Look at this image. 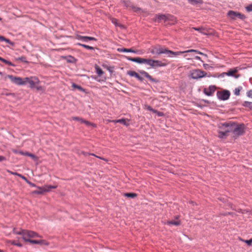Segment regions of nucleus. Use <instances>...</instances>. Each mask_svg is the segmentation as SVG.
<instances>
[{"mask_svg":"<svg viewBox=\"0 0 252 252\" xmlns=\"http://www.w3.org/2000/svg\"><path fill=\"white\" fill-rule=\"evenodd\" d=\"M151 53L154 54L159 55L161 54H166L169 57H172L173 56L181 55V52H174L170 50L163 48H154Z\"/></svg>","mask_w":252,"mask_h":252,"instance_id":"obj_3","label":"nucleus"},{"mask_svg":"<svg viewBox=\"0 0 252 252\" xmlns=\"http://www.w3.org/2000/svg\"><path fill=\"white\" fill-rule=\"evenodd\" d=\"M95 69L96 73L99 76H101L103 73V72L102 70L101 69V68L97 65H95Z\"/></svg>","mask_w":252,"mask_h":252,"instance_id":"obj_23","label":"nucleus"},{"mask_svg":"<svg viewBox=\"0 0 252 252\" xmlns=\"http://www.w3.org/2000/svg\"><path fill=\"white\" fill-rule=\"evenodd\" d=\"M126 52L136 53V51L132 50V49H126Z\"/></svg>","mask_w":252,"mask_h":252,"instance_id":"obj_53","label":"nucleus"},{"mask_svg":"<svg viewBox=\"0 0 252 252\" xmlns=\"http://www.w3.org/2000/svg\"><path fill=\"white\" fill-rule=\"evenodd\" d=\"M127 74L131 77H134L136 78L138 80L140 81H142L143 80V78L140 76L139 74L134 71H127Z\"/></svg>","mask_w":252,"mask_h":252,"instance_id":"obj_14","label":"nucleus"},{"mask_svg":"<svg viewBox=\"0 0 252 252\" xmlns=\"http://www.w3.org/2000/svg\"><path fill=\"white\" fill-rule=\"evenodd\" d=\"M243 105L245 107H248L252 109V102L245 101Z\"/></svg>","mask_w":252,"mask_h":252,"instance_id":"obj_30","label":"nucleus"},{"mask_svg":"<svg viewBox=\"0 0 252 252\" xmlns=\"http://www.w3.org/2000/svg\"><path fill=\"white\" fill-rule=\"evenodd\" d=\"M203 65L205 69H209L211 67L209 64L206 63H204Z\"/></svg>","mask_w":252,"mask_h":252,"instance_id":"obj_49","label":"nucleus"},{"mask_svg":"<svg viewBox=\"0 0 252 252\" xmlns=\"http://www.w3.org/2000/svg\"><path fill=\"white\" fill-rule=\"evenodd\" d=\"M111 22L117 27H119L121 28H124V26L116 19H111Z\"/></svg>","mask_w":252,"mask_h":252,"instance_id":"obj_22","label":"nucleus"},{"mask_svg":"<svg viewBox=\"0 0 252 252\" xmlns=\"http://www.w3.org/2000/svg\"><path fill=\"white\" fill-rule=\"evenodd\" d=\"M8 78L12 83L17 85H25V78H22L19 77H16L12 75H7L5 77V79Z\"/></svg>","mask_w":252,"mask_h":252,"instance_id":"obj_5","label":"nucleus"},{"mask_svg":"<svg viewBox=\"0 0 252 252\" xmlns=\"http://www.w3.org/2000/svg\"><path fill=\"white\" fill-rule=\"evenodd\" d=\"M144 108L147 110L152 111L153 113L157 112V111L156 110L153 109L150 106L148 105H145L144 106Z\"/></svg>","mask_w":252,"mask_h":252,"instance_id":"obj_26","label":"nucleus"},{"mask_svg":"<svg viewBox=\"0 0 252 252\" xmlns=\"http://www.w3.org/2000/svg\"><path fill=\"white\" fill-rule=\"evenodd\" d=\"M215 91V88L213 86H211L209 87V89H204V92L207 95L211 96Z\"/></svg>","mask_w":252,"mask_h":252,"instance_id":"obj_15","label":"nucleus"},{"mask_svg":"<svg viewBox=\"0 0 252 252\" xmlns=\"http://www.w3.org/2000/svg\"><path fill=\"white\" fill-rule=\"evenodd\" d=\"M0 75H2V72L0 71Z\"/></svg>","mask_w":252,"mask_h":252,"instance_id":"obj_61","label":"nucleus"},{"mask_svg":"<svg viewBox=\"0 0 252 252\" xmlns=\"http://www.w3.org/2000/svg\"><path fill=\"white\" fill-rule=\"evenodd\" d=\"M23 230H24V229H20V230L17 231L15 228H14L13 229V232L15 234L21 235L22 236V234H23L22 232H23Z\"/></svg>","mask_w":252,"mask_h":252,"instance_id":"obj_29","label":"nucleus"},{"mask_svg":"<svg viewBox=\"0 0 252 252\" xmlns=\"http://www.w3.org/2000/svg\"><path fill=\"white\" fill-rule=\"evenodd\" d=\"M118 51L120 52H126V48H118Z\"/></svg>","mask_w":252,"mask_h":252,"instance_id":"obj_52","label":"nucleus"},{"mask_svg":"<svg viewBox=\"0 0 252 252\" xmlns=\"http://www.w3.org/2000/svg\"><path fill=\"white\" fill-rule=\"evenodd\" d=\"M247 95L248 97L252 98V90L249 91L247 93Z\"/></svg>","mask_w":252,"mask_h":252,"instance_id":"obj_48","label":"nucleus"},{"mask_svg":"<svg viewBox=\"0 0 252 252\" xmlns=\"http://www.w3.org/2000/svg\"><path fill=\"white\" fill-rule=\"evenodd\" d=\"M71 119L74 121H77L81 123H83V119L78 117H72Z\"/></svg>","mask_w":252,"mask_h":252,"instance_id":"obj_33","label":"nucleus"},{"mask_svg":"<svg viewBox=\"0 0 252 252\" xmlns=\"http://www.w3.org/2000/svg\"><path fill=\"white\" fill-rule=\"evenodd\" d=\"M195 59H196V60H199V61H202V60H201V58H200V57H199V56H195Z\"/></svg>","mask_w":252,"mask_h":252,"instance_id":"obj_57","label":"nucleus"},{"mask_svg":"<svg viewBox=\"0 0 252 252\" xmlns=\"http://www.w3.org/2000/svg\"><path fill=\"white\" fill-rule=\"evenodd\" d=\"M190 0H188L189 2V1H190Z\"/></svg>","mask_w":252,"mask_h":252,"instance_id":"obj_64","label":"nucleus"},{"mask_svg":"<svg viewBox=\"0 0 252 252\" xmlns=\"http://www.w3.org/2000/svg\"><path fill=\"white\" fill-rule=\"evenodd\" d=\"M72 87L74 89H77L81 92L85 91V90L83 88H82L80 86L77 85L75 84V83L72 84Z\"/></svg>","mask_w":252,"mask_h":252,"instance_id":"obj_25","label":"nucleus"},{"mask_svg":"<svg viewBox=\"0 0 252 252\" xmlns=\"http://www.w3.org/2000/svg\"><path fill=\"white\" fill-rule=\"evenodd\" d=\"M11 244L17 246L18 247H21L22 246V245L21 243H16L14 241H12L11 242Z\"/></svg>","mask_w":252,"mask_h":252,"instance_id":"obj_44","label":"nucleus"},{"mask_svg":"<svg viewBox=\"0 0 252 252\" xmlns=\"http://www.w3.org/2000/svg\"><path fill=\"white\" fill-rule=\"evenodd\" d=\"M179 52H181V54H182L183 53H185L195 52L198 54L206 56V55L204 54V53H203L198 50H194V49H190V50H187V51H179Z\"/></svg>","mask_w":252,"mask_h":252,"instance_id":"obj_17","label":"nucleus"},{"mask_svg":"<svg viewBox=\"0 0 252 252\" xmlns=\"http://www.w3.org/2000/svg\"><path fill=\"white\" fill-rule=\"evenodd\" d=\"M0 252H2V251L0 250Z\"/></svg>","mask_w":252,"mask_h":252,"instance_id":"obj_63","label":"nucleus"},{"mask_svg":"<svg viewBox=\"0 0 252 252\" xmlns=\"http://www.w3.org/2000/svg\"><path fill=\"white\" fill-rule=\"evenodd\" d=\"M130 9L135 12H137L138 11H140L142 10L140 8L136 7L133 4H132V5L130 6Z\"/></svg>","mask_w":252,"mask_h":252,"instance_id":"obj_27","label":"nucleus"},{"mask_svg":"<svg viewBox=\"0 0 252 252\" xmlns=\"http://www.w3.org/2000/svg\"><path fill=\"white\" fill-rule=\"evenodd\" d=\"M112 122L115 123H121L122 125H123L124 126H129V123H128L129 120L127 119H119V120H116V121L114 120Z\"/></svg>","mask_w":252,"mask_h":252,"instance_id":"obj_16","label":"nucleus"},{"mask_svg":"<svg viewBox=\"0 0 252 252\" xmlns=\"http://www.w3.org/2000/svg\"><path fill=\"white\" fill-rule=\"evenodd\" d=\"M0 61L9 65H12V64L10 62L4 59H3V58H1L0 57Z\"/></svg>","mask_w":252,"mask_h":252,"instance_id":"obj_36","label":"nucleus"},{"mask_svg":"<svg viewBox=\"0 0 252 252\" xmlns=\"http://www.w3.org/2000/svg\"><path fill=\"white\" fill-rule=\"evenodd\" d=\"M140 73L145 76L147 78L150 80L152 82H155V80L152 78V77L147 72L145 71H141Z\"/></svg>","mask_w":252,"mask_h":252,"instance_id":"obj_18","label":"nucleus"},{"mask_svg":"<svg viewBox=\"0 0 252 252\" xmlns=\"http://www.w3.org/2000/svg\"><path fill=\"white\" fill-rule=\"evenodd\" d=\"M2 19L0 17V21H1Z\"/></svg>","mask_w":252,"mask_h":252,"instance_id":"obj_62","label":"nucleus"},{"mask_svg":"<svg viewBox=\"0 0 252 252\" xmlns=\"http://www.w3.org/2000/svg\"><path fill=\"white\" fill-rule=\"evenodd\" d=\"M227 128L226 131L220 130L219 131L218 136L220 138H224L228 135V133L230 132L229 129V126L228 123L221 124L219 126V128Z\"/></svg>","mask_w":252,"mask_h":252,"instance_id":"obj_4","label":"nucleus"},{"mask_svg":"<svg viewBox=\"0 0 252 252\" xmlns=\"http://www.w3.org/2000/svg\"><path fill=\"white\" fill-rule=\"evenodd\" d=\"M82 123L85 124L87 126H92V127L95 126V124L91 123V122L86 121L85 120H83Z\"/></svg>","mask_w":252,"mask_h":252,"instance_id":"obj_28","label":"nucleus"},{"mask_svg":"<svg viewBox=\"0 0 252 252\" xmlns=\"http://www.w3.org/2000/svg\"><path fill=\"white\" fill-rule=\"evenodd\" d=\"M167 224L168 225H174L178 226L180 224V221L179 220L168 221L167 222Z\"/></svg>","mask_w":252,"mask_h":252,"instance_id":"obj_21","label":"nucleus"},{"mask_svg":"<svg viewBox=\"0 0 252 252\" xmlns=\"http://www.w3.org/2000/svg\"><path fill=\"white\" fill-rule=\"evenodd\" d=\"M18 176L20 178H21L22 179H23L24 181H25L27 183V181H29V180H27V179L23 176V175H22L21 174H19V175H18Z\"/></svg>","mask_w":252,"mask_h":252,"instance_id":"obj_51","label":"nucleus"},{"mask_svg":"<svg viewBox=\"0 0 252 252\" xmlns=\"http://www.w3.org/2000/svg\"><path fill=\"white\" fill-rule=\"evenodd\" d=\"M189 2L192 4H195L198 3H202V1L201 0H190Z\"/></svg>","mask_w":252,"mask_h":252,"instance_id":"obj_34","label":"nucleus"},{"mask_svg":"<svg viewBox=\"0 0 252 252\" xmlns=\"http://www.w3.org/2000/svg\"><path fill=\"white\" fill-rule=\"evenodd\" d=\"M82 153L83 155H84L85 156H87V155H92V156H95V157H97V158H100V159H102V158H100V157H97V156H95L94 154H88V153H84V152H82Z\"/></svg>","mask_w":252,"mask_h":252,"instance_id":"obj_50","label":"nucleus"},{"mask_svg":"<svg viewBox=\"0 0 252 252\" xmlns=\"http://www.w3.org/2000/svg\"><path fill=\"white\" fill-rule=\"evenodd\" d=\"M123 4L126 7L130 9V6L132 5L130 1L128 0H123L122 1Z\"/></svg>","mask_w":252,"mask_h":252,"instance_id":"obj_24","label":"nucleus"},{"mask_svg":"<svg viewBox=\"0 0 252 252\" xmlns=\"http://www.w3.org/2000/svg\"><path fill=\"white\" fill-rule=\"evenodd\" d=\"M207 73L200 69H194L190 71V76L192 79H197L206 76Z\"/></svg>","mask_w":252,"mask_h":252,"instance_id":"obj_8","label":"nucleus"},{"mask_svg":"<svg viewBox=\"0 0 252 252\" xmlns=\"http://www.w3.org/2000/svg\"><path fill=\"white\" fill-rule=\"evenodd\" d=\"M246 9L248 12L252 11V4L247 6Z\"/></svg>","mask_w":252,"mask_h":252,"instance_id":"obj_46","label":"nucleus"},{"mask_svg":"<svg viewBox=\"0 0 252 252\" xmlns=\"http://www.w3.org/2000/svg\"><path fill=\"white\" fill-rule=\"evenodd\" d=\"M156 113H157V114H158V115L159 116H161V113H160V112H158V111H157V112H156Z\"/></svg>","mask_w":252,"mask_h":252,"instance_id":"obj_59","label":"nucleus"},{"mask_svg":"<svg viewBox=\"0 0 252 252\" xmlns=\"http://www.w3.org/2000/svg\"><path fill=\"white\" fill-rule=\"evenodd\" d=\"M29 243L32 244H39L40 240H32L31 241H29Z\"/></svg>","mask_w":252,"mask_h":252,"instance_id":"obj_41","label":"nucleus"},{"mask_svg":"<svg viewBox=\"0 0 252 252\" xmlns=\"http://www.w3.org/2000/svg\"><path fill=\"white\" fill-rule=\"evenodd\" d=\"M125 196L127 197L134 198L137 195L134 193H126L125 194Z\"/></svg>","mask_w":252,"mask_h":252,"instance_id":"obj_32","label":"nucleus"},{"mask_svg":"<svg viewBox=\"0 0 252 252\" xmlns=\"http://www.w3.org/2000/svg\"><path fill=\"white\" fill-rule=\"evenodd\" d=\"M28 156L32 158L33 159H36V157L33 154L30 153Z\"/></svg>","mask_w":252,"mask_h":252,"instance_id":"obj_54","label":"nucleus"},{"mask_svg":"<svg viewBox=\"0 0 252 252\" xmlns=\"http://www.w3.org/2000/svg\"><path fill=\"white\" fill-rule=\"evenodd\" d=\"M237 68L232 69L227 72L224 73L223 74L227 75V76H234V74L237 72Z\"/></svg>","mask_w":252,"mask_h":252,"instance_id":"obj_20","label":"nucleus"},{"mask_svg":"<svg viewBox=\"0 0 252 252\" xmlns=\"http://www.w3.org/2000/svg\"><path fill=\"white\" fill-rule=\"evenodd\" d=\"M6 172L12 174V175H16V176H18V175H19V173H17V172H13L8 169H7L6 170Z\"/></svg>","mask_w":252,"mask_h":252,"instance_id":"obj_45","label":"nucleus"},{"mask_svg":"<svg viewBox=\"0 0 252 252\" xmlns=\"http://www.w3.org/2000/svg\"><path fill=\"white\" fill-rule=\"evenodd\" d=\"M57 188V186L45 185L42 187H37L38 190H35L33 193L37 194H41L44 192H49L51 189H55Z\"/></svg>","mask_w":252,"mask_h":252,"instance_id":"obj_6","label":"nucleus"},{"mask_svg":"<svg viewBox=\"0 0 252 252\" xmlns=\"http://www.w3.org/2000/svg\"><path fill=\"white\" fill-rule=\"evenodd\" d=\"M39 82L38 78L36 76L25 77V85L27 83H28L30 84V88L32 89L34 88L35 85H38Z\"/></svg>","mask_w":252,"mask_h":252,"instance_id":"obj_7","label":"nucleus"},{"mask_svg":"<svg viewBox=\"0 0 252 252\" xmlns=\"http://www.w3.org/2000/svg\"><path fill=\"white\" fill-rule=\"evenodd\" d=\"M39 245L48 246L49 245V243L45 240H40Z\"/></svg>","mask_w":252,"mask_h":252,"instance_id":"obj_39","label":"nucleus"},{"mask_svg":"<svg viewBox=\"0 0 252 252\" xmlns=\"http://www.w3.org/2000/svg\"><path fill=\"white\" fill-rule=\"evenodd\" d=\"M239 240L240 241H241L244 242L245 243L247 244V245H249V246H251L252 245V238L250 239V240H243L241 238H239Z\"/></svg>","mask_w":252,"mask_h":252,"instance_id":"obj_35","label":"nucleus"},{"mask_svg":"<svg viewBox=\"0 0 252 252\" xmlns=\"http://www.w3.org/2000/svg\"><path fill=\"white\" fill-rule=\"evenodd\" d=\"M230 92L228 91L224 90L222 92L218 93V97L220 100H227L230 96Z\"/></svg>","mask_w":252,"mask_h":252,"instance_id":"obj_11","label":"nucleus"},{"mask_svg":"<svg viewBox=\"0 0 252 252\" xmlns=\"http://www.w3.org/2000/svg\"><path fill=\"white\" fill-rule=\"evenodd\" d=\"M34 88H35L37 91H42L43 90L42 87L39 86L38 85H35V87Z\"/></svg>","mask_w":252,"mask_h":252,"instance_id":"obj_47","label":"nucleus"},{"mask_svg":"<svg viewBox=\"0 0 252 252\" xmlns=\"http://www.w3.org/2000/svg\"><path fill=\"white\" fill-rule=\"evenodd\" d=\"M78 45L80 46H82L83 47H84L87 49H89V50H94V48L92 47V46H90L89 45H85V44H81V43H78Z\"/></svg>","mask_w":252,"mask_h":252,"instance_id":"obj_31","label":"nucleus"},{"mask_svg":"<svg viewBox=\"0 0 252 252\" xmlns=\"http://www.w3.org/2000/svg\"><path fill=\"white\" fill-rule=\"evenodd\" d=\"M229 129L232 132L234 137H238L242 135L244 132V125H236L233 123H228Z\"/></svg>","mask_w":252,"mask_h":252,"instance_id":"obj_1","label":"nucleus"},{"mask_svg":"<svg viewBox=\"0 0 252 252\" xmlns=\"http://www.w3.org/2000/svg\"><path fill=\"white\" fill-rule=\"evenodd\" d=\"M126 59L129 61L135 62L138 63H146L147 59L141 58H132L129 57H126Z\"/></svg>","mask_w":252,"mask_h":252,"instance_id":"obj_12","label":"nucleus"},{"mask_svg":"<svg viewBox=\"0 0 252 252\" xmlns=\"http://www.w3.org/2000/svg\"><path fill=\"white\" fill-rule=\"evenodd\" d=\"M237 18L243 20L245 18V16L243 14H241L240 13L238 12Z\"/></svg>","mask_w":252,"mask_h":252,"instance_id":"obj_42","label":"nucleus"},{"mask_svg":"<svg viewBox=\"0 0 252 252\" xmlns=\"http://www.w3.org/2000/svg\"><path fill=\"white\" fill-rule=\"evenodd\" d=\"M238 12L233 11H229L228 12V15L232 19H235L237 18Z\"/></svg>","mask_w":252,"mask_h":252,"instance_id":"obj_19","label":"nucleus"},{"mask_svg":"<svg viewBox=\"0 0 252 252\" xmlns=\"http://www.w3.org/2000/svg\"><path fill=\"white\" fill-rule=\"evenodd\" d=\"M29 153L28 152H24V156H28V155H29Z\"/></svg>","mask_w":252,"mask_h":252,"instance_id":"obj_58","label":"nucleus"},{"mask_svg":"<svg viewBox=\"0 0 252 252\" xmlns=\"http://www.w3.org/2000/svg\"><path fill=\"white\" fill-rule=\"evenodd\" d=\"M76 38L79 40H81L84 42H87L90 40H96V39L93 37L81 36L78 35L76 36Z\"/></svg>","mask_w":252,"mask_h":252,"instance_id":"obj_13","label":"nucleus"},{"mask_svg":"<svg viewBox=\"0 0 252 252\" xmlns=\"http://www.w3.org/2000/svg\"><path fill=\"white\" fill-rule=\"evenodd\" d=\"M12 152L15 154H20L21 155H24V152L22 151H20L13 149Z\"/></svg>","mask_w":252,"mask_h":252,"instance_id":"obj_43","label":"nucleus"},{"mask_svg":"<svg viewBox=\"0 0 252 252\" xmlns=\"http://www.w3.org/2000/svg\"><path fill=\"white\" fill-rule=\"evenodd\" d=\"M146 64H148L153 68L164 66L166 65L165 63H162L160 61L154 60L152 59H147Z\"/></svg>","mask_w":252,"mask_h":252,"instance_id":"obj_9","label":"nucleus"},{"mask_svg":"<svg viewBox=\"0 0 252 252\" xmlns=\"http://www.w3.org/2000/svg\"><path fill=\"white\" fill-rule=\"evenodd\" d=\"M227 129V128H220V130H223V131H226V130Z\"/></svg>","mask_w":252,"mask_h":252,"instance_id":"obj_60","label":"nucleus"},{"mask_svg":"<svg viewBox=\"0 0 252 252\" xmlns=\"http://www.w3.org/2000/svg\"><path fill=\"white\" fill-rule=\"evenodd\" d=\"M192 29L194 30L195 31H198L199 32L205 34V32H204V29L202 28H193Z\"/></svg>","mask_w":252,"mask_h":252,"instance_id":"obj_38","label":"nucleus"},{"mask_svg":"<svg viewBox=\"0 0 252 252\" xmlns=\"http://www.w3.org/2000/svg\"><path fill=\"white\" fill-rule=\"evenodd\" d=\"M241 89H242V87H240L236 88L235 89V90H234V94L236 95H239L240 94V92Z\"/></svg>","mask_w":252,"mask_h":252,"instance_id":"obj_37","label":"nucleus"},{"mask_svg":"<svg viewBox=\"0 0 252 252\" xmlns=\"http://www.w3.org/2000/svg\"><path fill=\"white\" fill-rule=\"evenodd\" d=\"M0 41H5L7 43H9L10 42V40L8 39L5 38L3 36H0Z\"/></svg>","mask_w":252,"mask_h":252,"instance_id":"obj_40","label":"nucleus"},{"mask_svg":"<svg viewBox=\"0 0 252 252\" xmlns=\"http://www.w3.org/2000/svg\"><path fill=\"white\" fill-rule=\"evenodd\" d=\"M174 17L171 15H166L164 14L156 15L154 20L156 22H159L163 20L164 22L168 20H173Z\"/></svg>","mask_w":252,"mask_h":252,"instance_id":"obj_10","label":"nucleus"},{"mask_svg":"<svg viewBox=\"0 0 252 252\" xmlns=\"http://www.w3.org/2000/svg\"><path fill=\"white\" fill-rule=\"evenodd\" d=\"M6 160V158L2 156H0V162Z\"/></svg>","mask_w":252,"mask_h":252,"instance_id":"obj_55","label":"nucleus"},{"mask_svg":"<svg viewBox=\"0 0 252 252\" xmlns=\"http://www.w3.org/2000/svg\"><path fill=\"white\" fill-rule=\"evenodd\" d=\"M27 183H28V184H29L30 186H31L32 187H36V186H35V184H33V183H31V182L30 181H27Z\"/></svg>","mask_w":252,"mask_h":252,"instance_id":"obj_56","label":"nucleus"},{"mask_svg":"<svg viewBox=\"0 0 252 252\" xmlns=\"http://www.w3.org/2000/svg\"><path fill=\"white\" fill-rule=\"evenodd\" d=\"M22 234V239L26 242L29 243V241L32 240L31 238L36 237L41 238V236L36 232L27 229H24Z\"/></svg>","mask_w":252,"mask_h":252,"instance_id":"obj_2","label":"nucleus"}]
</instances>
